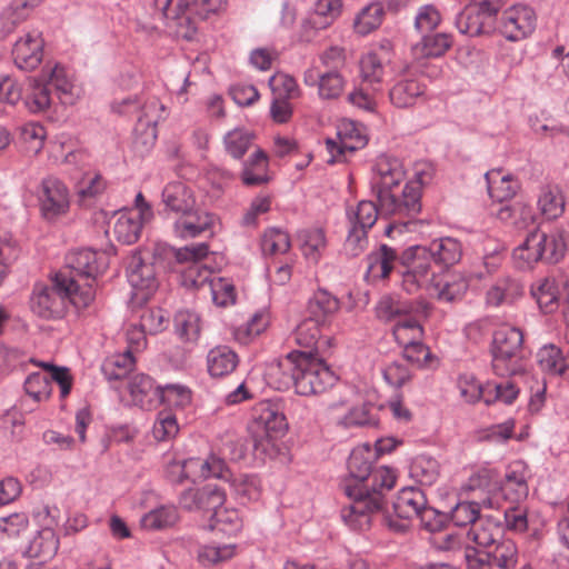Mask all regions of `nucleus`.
Segmentation results:
<instances>
[{"instance_id":"79ce46f5","label":"nucleus","mask_w":569,"mask_h":569,"mask_svg":"<svg viewBox=\"0 0 569 569\" xmlns=\"http://www.w3.org/2000/svg\"><path fill=\"white\" fill-rule=\"evenodd\" d=\"M530 292L543 312L550 313L558 308L560 293L553 278L538 279L531 284Z\"/></svg>"},{"instance_id":"c9c22d12","label":"nucleus","mask_w":569,"mask_h":569,"mask_svg":"<svg viewBox=\"0 0 569 569\" xmlns=\"http://www.w3.org/2000/svg\"><path fill=\"white\" fill-rule=\"evenodd\" d=\"M426 248L432 260L443 267H451L458 263L463 254L462 243L452 237L435 239Z\"/></svg>"},{"instance_id":"c85d7f7f","label":"nucleus","mask_w":569,"mask_h":569,"mask_svg":"<svg viewBox=\"0 0 569 569\" xmlns=\"http://www.w3.org/2000/svg\"><path fill=\"white\" fill-rule=\"evenodd\" d=\"M426 87L418 79L399 76L389 90L391 103L397 108H410L425 99Z\"/></svg>"},{"instance_id":"f03ea898","label":"nucleus","mask_w":569,"mask_h":569,"mask_svg":"<svg viewBox=\"0 0 569 569\" xmlns=\"http://www.w3.org/2000/svg\"><path fill=\"white\" fill-rule=\"evenodd\" d=\"M396 480L395 469L379 466L373 468L365 482H347L345 493L350 503L341 510L343 522L353 530L368 528L371 515L381 510L386 492L395 487Z\"/></svg>"},{"instance_id":"423d86ee","label":"nucleus","mask_w":569,"mask_h":569,"mask_svg":"<svg viewBox=\"0 0 569 569\" xmlns=\"http://www.w3.org/2000/svg\"><path fill=\"white\" fill-rule=\"evenodd\" d=\"M492 369L498 376H515L523 370V333L520 328L501 325L493 331Z\"/></svg>"},{"instance_id":"a211bd4d","label":"nucleus","mask_w":569,"mask_h":569,"mask_svg":"<svg viewBox=\"0 0 569 569\" xmlns=\"http://www.w3.org/2000/svg\"><path fill=\"white\" fill-rule=\"evenodd\" d=\"M377 316L385 321H395L403 319L407 316L416 315L418 317H429L431 307L423 300H403L398 296H383L377 307Z\"/></svg>"},{"instance_id":"ea45409f","label":"nucleus","mask_w":569,"mask_h":569,"mask_svg":"<svg viewBox=\"0 0 569 569\" xmlns=\"http://www.w3.org/2000/svg\"><path fill=\"white\" fill-rule=\"evenodd\" d=\"M223 480L229 482L234 496L243 501L258 500L261 495V481L257 475H232L228 470Z\"/></svg>"},{"instance_id":"a19ab883","label":"nucleus","mask_w":569,"mask_h":569,"mask_svg":"<svg viewBox=\"0 0 569 569\" xmlns=\"http://www.w3.org/2000/svg\"><path fill=\"white\" fill-rule=\"evenodd\" d=\"M452 44L448 33H429L412 47L416 59L438 58L447 52Z\"/></svg>"},{"instance_id":"1a4fd4ad","label":"nucleus","mask_w":569,"mask_h":569,"mask_svg":"<svg viewBox=\"0 0 569 569\" xmlns=\"http://www.w3.org/2000/svg\"><path fill=\"white\" fill-rule=\"evenodd\" d=\"M406 180V169L402 161L396 157L379 156L371 169L370 187L377 198H382L385 207L391 208V190L399 189Z\"/></svg>"},{"instance_id":"58836bf2","label":"nucleus","mask_w":569,"mask_h":569,"mask_svg":"<svg viewBox=\"0 0 569 569\" xmlns=\"http://www.w3.org/2000/svg\"><path fill=\"white\" fill-rule=\"evenodd\" d=\"M238 362L237 353L227 346H218L211 349L207 356L208 372L216 378L233 372Z\"/></svg>"},{"instance_id":"9b49d317","label":"nucleus","mask_w":569,"mask_h":569,"mask_svg":"<svg viewBox=\"0 0 569 569\" xmlns=\"http://www.w3.org/2000/svg\"><path fill=\"white\" fill-rule=\"evenodd\" d=\"M226 473H228L226 462L214 455L174 462L168 470L171 481L177 482H181L183 479H191L193 482L208 478L224 479Z\"/></svg>"},{"instance_id":"49530a36","label":"nucleus","mask_w":569,"mask_h":569,"mask_svg":"<svg viewBox=\"0 0 569 569\" xmlns=\"http://www.w3.org/2000/svg\"><path fill=\"white\" fill-rule=\"evenodd\" d=\"M338 310V299L325 289L317 290L308 302V312L310 318L325 325Z\"/></svg>"},{"instance_id":"a878e982","label":"nucleus","mask_w":569,"mask_h":569,"mask_svg":"<svg viewBox=\"0 0 569 569\" xmlns=\"http://www.w3.org/2000/svg\"><path fill=\"white\" fill-rule=\"evenodd\" d=\"M22 98L31 113L44 112L52 106L53 97L44 70L38 77L27 78Z\"/></svg>"},{"instance_id":"5fc2aeb1","label":"nucleus","mask_w":569,"mask_h":569,"mask_svg":"<svg viewBox=\"0 0 569 569\" xmlns=\"http://www.w3.org/2000/svg\"><path fill=\"white\" fill-rule=\"evenodd\" d=\"M236 546L230 543H207L199 546L197 559L203 567H212L231 559L234 556Z\"/></svg>"},{"instance_id":"f257e3e1","label":"nucleus","mask_w":569,"mask_h":569,"mask_svg":"<svg viewBox=\"0 0 569 569\" xmlns=\"http://www.w3.org/2000/svg\"><path fill=\"white\" fill-rule=\"evenodd\" d=\"M109 266L106 252L92 249L71 250L66 256L70 276L60 272L52 286L37 284L31 297V309L42 318L63 315L67 301L76 308H87L96 297V281Z\"/></svg>"},{"instance_id":"9d476101","label":"nucleus","mask_w":569,"mask_h":569,"mask_svg":"<svg viewBox=\"0 0 569 569\" xmlns=\"http://www.w3.org/2000/svg\"><path fill=\"white\" fill-rule=\"evenodd\" d=\"M37 199L40 214L46 221L56 222L69 212V189L63 181L53 176L41 180L37 190Z\"/></svg>"},{"instance_id":"dca6fc26","label":"nucleus","mask_w":569,"mask_h":569,"mask_svg":"<svg viewBox=\"0 0 569 569\" xmlns=\"http://www.w3.org/2000/svg\"><path fill=\"white\" fill-rule=\"evenodd\" d=\"M536 22L537 16L531 7L515 4L502 12L498 29L507 40L520 41L532 33Z\"/></svg>"},{"instance_id":"aec40b11","label":"nucleus","mask_w":569,"mask_h":569,"mask_svg":"<svg viewBox=\"0 0 569 569\" xmlns=\"http://www.w3.org/2000/svg\"><path fill=\"white\" fill-rule=\"evenodd\" d=\"M342 8L341 0H317L312 11L302 22L301 37L310 41L315 34L330 27L339 17Z\"/></svg>"},{"instance_id":"c756f323","label":"nucleus","mask_w":569,"mask_h":569,"mask_svg":"<svg viewBox=\"0 0 569 569\" xmlns=\"http://www.w3.org/2000/svg\"><path fill=\"white\" fill-rule=\"evenodd\" d=\"M161 201L167 211L179 216L188 213L197 204L192 189L182 181H172L164 186Z\"/></svg>"},{"instance_id":"864d4df0","label":"nucleus","mask_w":569,"mask_h":569,"mask_svg":"<svg viewBox=\"0 0 569 569\" xmlns=\"http://www.w3.org/2000/svg\"><path fill=\"white\" fill-rule=\"evenodd\" d=\"M211 527L226 535L233 536L243 527V520L239 511L223 505L213 510Z\"/></svg>"},{"instance_id":"20e7f679","label":"nucleus","mask_w":569,"mask_h":569,"mask_svg":"<svg viewBox=\"0 0 569 569\" xmlns=\"http://www.w3.org/2000/svg\"><path fill=\"white\" fill-rule=\"evenodd\" d=\"M226 3L227 0H153V14L166 19L176 37L191 40L197 32L192 16L206 19L223 9Z\"/></svg>"},{"instance_id":"37998d69","label":"nucleus","mask_w":569,"mask_h":569,"mask_svg":"<svg viewBox=\"0 0 569 569\" xmlns=\"http://www.w3.org/2000/svg\"><path fill=\"white\" fill-rule=\"evenodd\" d=\"M565 197L560 187L556 184H546L540 189L538 197V208L541 214L549 219H557L565 212Z\"/></svg>"},{"instance_id":"09e8293b","label":"nucleus","mask_w":569,"mask_h":569,"mask_svg":"<svg viewBox=\"0 0 569 569\" xmlns=\"http://www.w3.org/2000/svg\"><path fill=\"white\" fill-rule=\"evenodd\" d=\"M428 317H418L416 315L407 316L403 319L397 320L392 328V333L396 341L401 346L411 345L418 340H422L423 328L422 320Z\"/></svg>"},{"instance_id":"ddd939ff","label":"nucleus","mask_w":569,"mask_h":569,"mask_svg":"<svg viewBox=\"0 0 569 569\" xmlns=\"http://www.w3.org/2000/svg\"><path fill=\"white\" fill-rule=\"evenodd\" d=\"M499 492L500 480L496 471L489 468L475 471L461 486V493L488 509L499 507Z\"/></svg>"},{"instance_id":"39448f33","label":"nucleus","mask_w":569,"mask_h":569,"mask_svg":"<svg viewBox=\"0 0 569 569\" xmlns=\"http://www.w3.org/2000/svg\"><path fill=\"white\" fill-rule=\"evenodd\" d=\"M430 172L417 170L411 180L403 187L391 190V208L385 207L382 198H377L380 212L392 219V222L386 227V234L392 237L395 232H402L418 216L421 210V188L430 180Z\"/></svg>"},{"instance_id":"4468645a","label":"nucleus","mask_w":569,"mask_h":569,"mask_svg":"<svg viewBox=\"0 0 569 569\" xmlns=\"http://www.w3.org/2000/svg\"><path fill=\"white\" fill-rule=\"evenodd\" d=\"M37 517L39 521H42L43 526L28 542L23 555L30 558L48 560L51 559L59 549V538L54 531V527L58 526V520L52 515V509L48 506L43 507L37 513Z\"/></svg>"},{"instance_id":"bb28decb","label":"nucleus","mask_w":569,"mask_h":569,"mask_svg":"<svg viewBox=\"0 0 569 569\" xmlns=\"http://www.w3.org/2000/svg\"><path fill=\"white\" fill-rule=\"evenodd\" d=\"M216 223V217L196 207L188 213L177 216L173 223L174 233L182 239L196 238L201 233L211 230Z\"/></svg>"},{"instance_id":"338daca9","label":"nucleus","mask_w":569,"mask_h":569,"mask_svg":"<svg viewBox=\"0 0 569 569\" xmlns=\"http://www.w3.org/2000/svg\"><path fill=\"white\" fill-rule=\"evenodd\" d=\"M492 565L500 569H511L518 560L516 543L510 539L502 538L490 549Z\"/></svg>"},{"instance_id":"c03bdc74","label":"nucleus","mask_w":569,"mask_h":569,"mask_svg":"<svg viewBox=\"0 0 569 569\" xmlns=\"http://www.w3.org/2000/svg\"><path fill=\"white\" fill-rule=\"evenodd\" d=\"M379 211L377 204L369 200H361L355 206H349L346 210L349 228L368 231L375 226Z\"/></svg>"},{"instance_id":"473e14b6","label":"nucleus","mask_w":569,"mask_h":569,"mask_svg":"<svg viewBox=\"0 0 569 569\" xmlns=\"http://www.w3.org/2000/svg\"><path fill=\"white\" fill-rule=\"evenodd\" d=\"M505 529L499 520L481 517L467 532L468 543L482 549H491L503 538Z\"/></svg>"},{"instance_id":"f3484780","label":"nucleus","mask_w":569,"mask_h":569,"mask_svg":"<svg viewBox=\"0 0 569 569\" xmlns=\"http://www.w3.org/2000/svg\"><path fill=\"white\" fill-rule=\"evenodd\" d=\"M138 123L134 129V146L142 144L143 151L150 150L157 139V123L163 118L164 106L157 98L148 99L138 110Z\"/></svg>"},{"instance_id":"b1692460","label":"nucleus","mask_w":569,"mask_h":569,"mask_svg":"<svg viewBox=\"0 0 569 569\" xmlns=\"http://www.w3.org/2000/svg\"><path fill=\"white\" fill-rule=\"evenodd\" d=\"M224 500V491L214 485L186 489L179 497L180 506L189 511L214 510L217 507L223 505Z\"/></svg>"},{"instance_id":"72a5a7b5","label":"nucleus","mask_w":569,"mask_h":569,"mask_svg":"<svg viewBox=\"0 0 569 569\" xmlns=\"http://www.w3.org/2000/svg\"><path fill=\"white\" fill-rule=\"evenodd\" d=\"M527 479L526 465L520 460L513 461L507 467L503 481H500V491L512 501L526 499L529 493Z\"/></svg>"},{"instance_id":"603ef678","label":"nucleus","mask_w":569,"mask_h":569,"mask_svg":"<svg viewBox=\"0 0 569 569\" xmlns=\"http://www.w3.org/2000/svg\"><path fill=\"white\" fill-rule=\"evenodd\" d=\"M439 462L427 455L417 456L410 465V476L423 486H432L439 478Z\"/></svg>"},{"instance_id":"bf43d9fd","label":"nucleus","mask_w":569,"mask_h":569,"mask_svg":"<svg viewBox=\"0 0 569 569\" xmlns=\"http://www.w3.org/2000/svg\"><path fill=\"white\" fill-rule=\"evenodd\" d=\"M460 396L469 403H475L481 398L483 401L489 405L491 403V398L489 397V390L491 388L490 383H487L482 387L470 373L460 375L457 382Z\"/></svg>"},{"instance_id":"0eeeda50","label":"nucleus","mask_w":569,"mask_h":569,"mask_svg":"<svg viewBox=\"0 0 569 569\" xmlns=\"http://www.w3.org/2000/svg\"><path fill=\"white\" fill-rule=\"evenodd\" d=\"M287 429V419L277 405L260 403L250 426L254 450L273 457L279 450L278 441L286 435Z\"/></svg>"},{"instance_id":"393cba45","label":"nucleus","mask_w":569,"mask_h":569,"mask_svg":"<svg viewBox=\"0 0 569 569\" xmlns=\"http://www.w3.org/2000/svg\"><path fill=\"white\" fill-rule=\"evenodd\" d=\"M153 216L152 210L144 209L139 211H120L113 226V234L116 239L124 244L134 243L141 233L142 227L150 221Z\"/></svg>"},{"instance_id":"cd10ccee","label":"nucleus","mask_w":569,"mask_h":569,"mask_svg":"<svg viewBox=\"0 0 569 569\" xmlns=\"http://www.w3.org/2000/svg\"><path fill=\"white\" fill-rule=\"evenodd\" d=\"M546 233L539 229L529 232L526 239L513 249L512 260L518 269H531L538 261L545 259L543 243Z\"/></svg>"},{"instance_id":"e2e57ef3","label":"nucleus","mask_w":569,"mask_h":569,"mask_svg":"<svg viewBox=\"0 0 569 569\" xmlns=\"http://www.w3.org/2000/svg\"><path fill=\"white\" fill-rule=\"evenodd\" d=\"M383 7L379 2H372L366 6L356 17L355 30L361 36H366L376 30L382 22Z\"/></svg>"},{"instance_id":"f704fd0d","label":"nucleus","mask_w":569,"mask_h":569,"mask_svg":"<svg viewBox=\"0 0 569 569\" xmlns=\"http://www.w3.org/2000/svg\"><path fill=\"white\" fill-rule=\"evenodd\" d=\"M523 293L521 283L510 276L498 278L486 292V303L490 307L510 305Z\"/></svg>"},{"instance_id":"13d9d810","label":"nucleus","mask_w":569,"mask_h":569,"mask_svg":"<svg viewBox=\"0 0 569 569\" xmlns=\"http://www.w3.org/2000/svg\"><path fill=\"white\" fill-rule=\"evenodd\" d=\"M134 367V358L131 350L117 353L107 358L102 363V372L108 380L126 378Z\"/></svg>"},{"instance_id":"4d7b16f0","label":"nucleus","mask_w":569,"mask_h":569,"mask_svg":"<svg viewBox=\"0 0 569 569\" xmlns=\"http://www.w3.org/2000/svg\"><path fill=\"white\" fill-rule=\"evenodd\" d=\"M541 369L550 375H562L568 370V361L556 345H546L537 353Z\"/></svg>"},{"instance_id":"5701e85b","label":"nucleus","mask_w":569,"mask_h":569,"mask_svg":"<svg viewBox=\"0 0 569 569\" xmlns=\"http://www.w3.org/2000/svg\"><path fill=\"white\" fill-rule=\"evenodd\" d=\"M303 83L307 87H318V96L323 100L339 98L346 87V79L338 70L319 72L315 66L303 72Z\"/></svg>"},{"instance_id":"f8f14e48","label":"nucleus","mask_w":569,"mask_h":569,"mask_svg":"<svg viewBox=\"0 0 569 569\" xmlns=\"http://www.w3.org/2000/svg\"><path fill=\"white\" fill-rule=\"evenodd\" d=\"M393 51L389 41H383L377 50L363 54L359 61L361 82L373 91H382L388 71L393 70Z\"/></svg>"},{"instance_id":"680f3d73","label":"nucleus","mask_w":569,"mask_h":569,"mask_svg":"<svg viewBox=\"0 0 569 569\" xmlns=\"http://www.w3.org/2000/svg\"><path fill=\"white\" fill-rule=\"evenodd\" d=\"M177 335L184 341L194 342L200 336V318L190 310H180L174 316Z\"/></svg>"},{"instance_id":"e433bc0d","label":"nucleus","mask_w":569,"mask_h":569,"mask_svg":"<svg viewBox=\"0 0 569 569\" xmlns=\"http://www.w3.org/2000/svg\"><path fill=\"white\" fill-rule=\"evenodd\" d=\"M455 24L460 33L469 37L488 33L493 28V22L470 3H467L463 10L457 14Z\"/></svg>"},{"instance_id":"6e6d98bb","label":"nucleus","mask_w":569,"mask_h":569,"mask_svg":"<svg viewBox=\"0 0 569 569\" xmlns=\"http://www.w3.org/2000/svg\"><path fill=\"white\" fill-rule=\"evenodd\" d=\"M430 257L425 246H413L408 248L402 254L405 266L410 267L419 277H425L431 282L433 271L431 270Z\"/></svg>"},{"instance_id":"412c9836","label":"nucleus","mask_w":569,"mask_h":569,"mask_svg":"<svg viewBox=\"0 0 569 569\" xmlns=\"http://www.w3.org/2000/svg\"><path fill=\"white\" fill-rule=\"evenodd\" d=\"M127 278L140 300L148 299L158 287L154 267L151 263H146L139 253L129 258Z\"/></svg>"},{"instance_id":"6e6552de","label":"nucleus","mask_w":569,"mask_h":569,"mask_svg":"<svg viewBox=\"0 0 569 569\" xmlns=\"http://www.w3.org/2000/svg\"><path fill=\"white\" fill-rule=\"evenodd\" d=\"M31 361L50 372V375L32 372L27 376L23 387L29 397L38 402L48 400L52 392V381L59 385L61 398H66L70 393L72 378L66 367H56L50 362L43 361Z\"/></svg>"},{"instance_id":"7c9ffc66","label":"nucleus","mask_w":569,"mask_h":569,"mask_svg":"<svg viewBox=\"0 0 569 569\" xmlns=\"http://www.w3.org/2000/svg\"><path fill=\"white\" fill-rule=\"evenodd\" d=\"M44 73L51 90L64 106L74 104L81 96V89L72 81L68 71L56 64L53 68H44Z\"/></svg>"},{"instance_id":"774afa93","label":"nucleus","mask_w":569,"mask_h":569,"mask_svg":"<svg viewBox=\"0 0 569 569\" xmlns=\"http://www.w3.org/2000/svg\"><path fill=\"white\" fill-rule=\"evenodd\" d=\"M252 138L253 136L250 131L236 128L224 136V148L231 157L240 159L251 146Z\"/></svg>"},{"instance_id":"2eb2a0df","label":"nucleus","mask_w":569,"mask_h":569,"mask_svg":"<svg viewBox=\"0 0 569 569\" xmlns=\"http://www.w3.org/2000/svg\"><path fill=\"white\" fill-rule=\"evenodd\" d=\"M208 252L207 243L186 247L178 252L177 257L180 261H191L181 273V282L184 287L201 289L208 286L210 288V282L216 276L212 274L207 264L200 261L207 257Z\"/></svg>"},{"instance_id":"8fccbe9b","label":"nucleus","mask_w":569,"mask_h":569,"mask_svg":"<svg viewBox=\"0 0 569 569\" xmlns=\"http://www.w3.org/2000/svg\"><path fill=\"white\" fill-rule=\"evenodd\" d=\"M469 288V280L462 273L451 274L443 283H433L431 295L440 301L452 302L463 297Z\"/></svg>"},{"instance_id":"0e129e2a","label":"nucleus","mask_w":569,"mask_h":569,"mask_svg":"<svg viewBox=\"0 0 569 569\" xmlns=\"http://www.w3.org/2000/svg\"><path fill=\"white\" fill-rule=\"evenodd\" d=\"M179 519L173 506H161L141 518V525L146 529L159 530L173 526Z\"/></svg>"},{"instance_id":"69168bd1","label":"nucleus","mask_w":569,"mask_h":569,"mask_svg":"<svg viewBox=\"0 0 569 569\" xmlns=\"http://www.w3.org/2000/svg\"><path fill=\"white\" fill-rule=\"evenodd\" d=\"M299 238L303 256L312 262H318L326 247L323 231L321 229L303 230L299 233Z\"/></svg>"},{"instance_id":"052dcab7","label":"nucleus","mask_w":569,"mask_h":569,"mask_svg":"<svg viewBox=\"0 0 569 569\" xmlns=\"http://www.w3.org/2000/svg\"><path fill=\"white\" fill-rule=\"evenodd\" d=\"M76 188L81 206H90L106 190V181L98 173H86Z\"/></svg>"},{"instance_id":"a18cd8bd","label":"nucleus","mask_w":569,"mask_h":569,"mask_svg":"<svg viewBox=\"0 0 569 569\" xmlns=\"http://www.w3.org/2000/svg\"><path fill=\"white\" fill-rule=\"evenodd\" d=\"M398 258L397 251L382 244L378 251L368 256L367 277L381 280L389 276Z\"/></svg>"},{"instance_id":"2f4dec72","label":"nucleus","mask_w":569,"mask_h":569,"mask_svg":"<svg viewBox=\"0 0 569 569\" xmlns=\"http://www.w3.org/2000/svg\"><path fill=\"white\" fill-rule=\"evenodd\" d=\"M376 459V451L368 443L353 448L347 461L349 477L343 481L342 488L345 489L347 482H365L373 470L372 465Z\"/></svg>"},{"instance_id":"de8ad7c7","label":"nucleus","mask_w":569,"mask_h":569,"mask_svg":"<svg viewBox=\"0 0 569 569\" xmlns=\"http://www.w3.org/2000/svg\"><path fill=\"white\" fill-rule=\"evenodd\" d=\"M488 192L493 200L499 202L511 199L518 189V182L500 169H493L486 173Z\"/></svg>"},{"instance_id":"4c0bfd02","label":"nucleus","mask_w":569,"mask_h":569,"mask_svg":"<svg viewBox=\"0 0 569 569\" xmlns=\"http://www.w3.org/2000/svg\"><path fill=\"white\" fill-rule=\"evenodd\" d=\"M427 503L422 490L415 487L401 489L392 505L395 515L403 520L416 518Z\"/></svg>"},{"instance_id":"3c124183","label":"nucleus","mask_w":569,"mask_h":569,"mask_svg":"<svg viewBox=\"0 0 569 569\" xmlns=\"http://www.w3.org/2000/svg\"><path fill=\"white\" fill-rule=\"evenodd\" d=\"M268 157L261 150H256L244 162L241 179L246 186H259L268 181Z\"/></svg>"},{"instance_id":"7ed1b4c3","label":"nucleus","mask_w":569,"mask_h":569,"mask_svg":"<svg viewBox=\"0 0 569 569\" xmlns=\"http://www.w3.org/2000/svg\"><path fill=\"white\" fill-rule=\"evenodd\" d=\"M270 370L271 376L281 373L278 389L292 386L301 396L322 393L336 381L335 373L322 360L301 351L290 352Z\"/></svg>"},{"instance_id":"6ab92c4d","label":"nucleus","mask_w":569,"mask_h":569,"mask_svg":"<svg viewBox=\"0 0 569 569\" xmlns=\"http://www.w3.org/2000/svg\"><path fill=\"white\" fill-rule=\"evenodd\" d=\"M367 143L361 129L352 121H342L338 127L337 139H327L326 146L330 154L329 163L340 160L346 152H353Z\"/></svg>"},{"instance_id":"4be33fe9","label":"nucleus","mask_w":569,"mask_h":569,"mask_svg":"<svg viewBox=\"0 0 569 569\" xmlns=\"http://www.w3.org/2000/svg\"><path fill=\"white\" fill-rule=\"evenodd\" d=\"M12 57L16 66L24 71L34 70L43 57V40L38 31H29L14 43Z\"/></svg>"}]
</instances>
